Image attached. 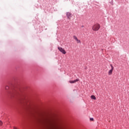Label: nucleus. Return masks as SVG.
I'll return each mask as SVG.
<instances>
[{"label":"nucleus","instance_id":"f257e3e1","mask_svg":"<svg viewBox=\"0 0 129 129\" xmlns=\"http://www.w3.org/2000/svg\"><path fill=\"white\" fill-rule=\"evenodd\" d=\"M5 89L8 90V93H10L12 96L16 95L18 93H23L25 92V89L18 85H15L10 83L9 86H6Z\"/></svg>","mask_w":129,"mask_h":129},{"label":"nucleus","instance_id":"f03ea898","mask_svg":"<svg viewBox=\"0 0 129 129\" xmlns=\"http://www.w3.org/2000/svg\"><path fill=\"white\" fill-rule=\"evenodd\" d=\"M99 29H100V25L98 24H95L92 27L93 31H98Z\"/></svg>","mask_w":129,"mask_h":129},{"label":"nucleus","instance_id":"7ed1b4c3","mask_svg":"<svg viewBox=\"0 0 129 129\" xmlns=\"http://www.w3.org/2000/svg\"><path fill=\"white\" fill-rule=\"evenodd\" d=\"M57 49H58L59 51H60V52L62 53V54H66V51L65 50V49H64V48L62 47H58Z\"/></svg>","mask_w":129,"mask_h":129},{"label":"nucleus","instance_id":"20e7f679","mask_svg":"<svg viewBox=\"0 0 129 129\" xmlns=\"http://www.w3.org/2000/svg\"><path fill=\"white\" fill-rule=\"evenodd\" d=\"M72 14H71V13H70V12H67L66 16H67L68 20H71V17H72Z\"/></svg>","mask_w":129,"mask_h":129},{"label":"nucleus","instance_id":"39448f33","mask_svg":"<svg viewBox=\"0 0 129 129\" xmlns=\"http://www.w3.org/2000/svg\"><path fill=\"white\" fill-rule=\"evenodd\" d=\"M110 66H111V69L108 72L109 75H111L112 74V72L113 71V69H114L113 66H112V64H110Z\"/></svg>","mask_w":129,"mask_h":129},{"label":"nucleus","instance_id":"423d86ee","mask_svg":"<svg viewBox=\"0 0 129 129\" xmlns=\"http://www.w3.org/2000/svg\"><path fill=\"white\" fill-rule=\"evenodd\" d=\"M73 38L74 40H76V41H77L78 43H81V41L80 40H79L78 38H77V37H76V36L74 35L73 36Z\"/></svg>","mask_w":129,"mask_h":129},{"label":"nucleus","instance_id":"0eeeda50","mask_svg":"<svg viewBox=\"0 0 129 129\" xmlns=\"http://www.w3.org/2000/svg\"><path fill=\"white\" fill-rule=\"evenodd\" d=\"M79 81V79H77L74 81H70V83H76V82H78Z\"/></svg>","mask_w":129,"mask_h":129},{"label":"nucleus","instance_id":"6e6552de","mask_svg":"<svg viewBox=\"0 0 129 129\" xmlns=\"http://www.w3.org/2000/svg\"><path fill=\"white\" fill-rule=\"evenodd\" d=\"M91 98H92V99H94V100H95V99H96V97H95L94 95H92L91 96Z\"/></svg>","mask_w":129,"mask_h":129},{"label":"nucleus","instance_id":"1a4fd4ad","mask_svg":"<svg viewBox=\"0 0 129 129\" xmlns=\"http://www.w3.org/2000/svg\"><path fill=\"white\" fill-rule=\"evenodd\" d=\"M3 125V122L0 120V125Z\"/></svg>","mask_w":129,"mask_h":129},{"label":"nucleus","instance_id":"9d476101","mask_svg":"<svg viewBox=\"0 0 129 129\" xmlns=\"http://www.w3.org/2000/svg\"><path fill=\"white\" fill-rule=\"evenodd\" d=\"M90 120L92 121H93L94 119H93V118H90Z\"/></svg>","mask_w":129,"mask_h":129},{"label":"nucleus","instance_id":"9b49d317","mask_svg":"<svg viewBox=\"0 0 129 129\" xmlns=\"http://www.w3.org/2000/svg\"><path fill=\"white\" fill-rule=\"evenodd\" d=\"M83 27H84V26L83 25V26H82V28H83Z\"/></svg>","mask_w":129,"mask_h":129},{"label":"nucleus","instance_id":"f8f14e48","mask_svg":"<svg viewBox=\"0 0 129 129\" xmlns=\"http://www.w3.org/2000/svg\"><path fill=\"white\" fill-rule=\"evenodd\" d=\"M14 129H17V128H14Z\"/></svg>","mask_w":129,"mask_h":129}]
</instances>
